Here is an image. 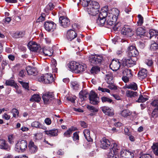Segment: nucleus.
Listing matches in <instances>:
<instances>
[{
    "instance_id": "e433bc0d",
    "label": "nucleus",
    "mask_w": 158,
    "mask_h": 158,
    "mask_svg": "<svg viewBox=\"0 0 158 158\" xmlns=\"http://www.w3.org/2000/svg\"><path fill=\"white\" fill-rule=\"evenodd\" d=\"M145 33V31L141 27H139L136 30V33L137 35L139 36L143 35Z\"/></svg>"
},
{
    "instance_id": "39448f33",
    "label": "nucleus",
    "mask_w": 158,
    "mask_h": 158,
    "mask_svg": "<svg viewBox=\"0 0 158 158\" xmlns=\"http://www.w3.org/2000/svg\"><path fill=\"white\" fill-rule=\"evenodd\" d=\"M89 98L90 102L93 105H97L99 102V98L98 94L94 91H91L89 95Z\"/></svg>"
},
{
    "instance_id": "f03ea898",
    "label": "nucleus",
    "mask_w": 158,
    "mask_h": 158,
    "mask_svg": "<svg viewBox=\"0 0 158 158\" xmlns=\"http://www.w3.org/2000/svg\"><path fill=\"white\" fill-rule=\"evenodd\" d=\"M100 6L98 3L95 1H91L86 8V10L89 14L94 16L98 14L99 11Z\"/></svg>"
},
{
    "instance_id": "e2e57ef3",
    "label": "nucleus",
    "mask_w": 158,
    "mask_h": 158,
    "mask_svg": "<svg viewBox=\"0 0 158 158\" xmlns=\"http://www.w3.org/2000/svg\"><path fill=\"white\" fill-rule=\"evenodd\" d=\"M73 140L75 141L77 140H78L79 139V136L78 135V132H76L73 134Z\"/></svg>"
},
{
    "instance_id": "a19ab883",
    "label": "nucleus",
    "mask_w": 158,
    "mask_h": 158,
    "mask_svg": "<svg viewBox=\"0 0 158 158\" xmlns=\"http://www.w3.org/2000/svg\"><path fill=\"white\" fill-rule=\"evenodd\" d=\"M123 76L131 77L132 74L131 73V70L130 69H125L123 71Z\"/></svg>"
},
{
    "instance_id": "7c9ffc66",
    "label": "nucleus",
    "mask_w": 158,
    "mask_h": 158,
    "mask_svg": "<svg viewBox=\"0 0 158 158\" xmlns=\"http://www.w3.org/2000/svg\"><path fill=\"white\" fill-rule=\"evenodd\" d=\"M110 14H113V13H108L107 11L106 10H102L101 12H100L98 17L101 18H105L106 19H107V17L108 16H109V15Z\"/></svg>"
},
{
    "instance_id": "7ed1b4c3",
    "label": "nucleus",
    "mask_w": 158,
    "mask_h": 158,
    "mask_svg": "<svg viewBox=\"0 0 158 158\" xmlns=\"http://www.w3.org/2000/svg\"><path fill=\"white\" fill-rule=\"evenodd\" d=\"M37 79L40 82L45 84L52 83L54 81L53 75L50 73L39 76Z\"/></svg>"
},
{
    "instance_id": "0eeeda50",
    "label": "nucleus",
    "mask_w": 158,
    "mask_h": 158,
    "mask_svg": "<svg viewBox=\"0 0 158 158\" xmlns=\"http://www.w3.org/2000/svg\"><path fill=\"white\" fill-rule=\"evenodd\" d=\"M44 26L45 29L49 32H53L56 29V24L52 21L45 22Z\"/></svg>"
},
{
    "instance_id": "69168bd1",
    "label": "nucleus",
    "mask_w": 158,
    "mask_h": 158,
    "mask_svg": "<svg viewBox=\"0 0 158 158\" xmlns=\"http://www.w3.org/2000/svg\"><path fill=\"white\" fill-rule=\"evenodd\" d=\"M76 98V97L75 96H70L68 97L67 98L68 101H70L72 103H74Z\"/></svg>"
},
{
    "instance_id": "4be33fe9",
    "label": "nucleus",
    "mask_w": 158,
    "mask_h": 158,
    "mask_svg": "<svg viewBox=\"0 0 158 158\" xmlns=\"http://www.w3.org/2000/svg\"><path fill=\"white\" fill-rule=\"evenodd\" d=\"M147 71L146 69H143L138 73V77L140 79H142L145 78L147 76Z\"/></svg>"
},
{
    "instance_id": "ddd939ff",
    "label": "nucleus",
    "mask_w": 158,
    "mask_h": 158,
    "mask_svg": "<svg viewBox=\"0 0 158 158\" xmlns=\"http://www.w3.org/2000/svg\"><path fill=\"white\" fill-rule=\"evenodd\" d=\"M77 34L74 30L70 29L67 31L66 38L69 41H72L77 37Z\"/></svg>"
},
{
    "instance_id": "338daca9",
    "label": "nucleus",
    "mask_w": 158,
    "mask_h": 158,
    "mask_svg": "<svg viewBox=\"0 0 158 158\" xmlns=\"http://www.w3.org/2000/svg\"><path fill=\"white\" fill-rule=\"evenodd\" d=\"M72 28L73 30L75 32L78 30L80 29V27L76 23H74L72 25Z\"/></svg>"
},
{
    "instance_id": "9b49d317",
    "label": "nucleus",
    "mask_w": 158,
    "mask_h": 158,
    "mask_svg": "<svg viewBox=\"0 0 158 158\" xmlns=\"http://www.w3.org/2000/svg\"><path fill=\"white\" fill-rule=\"evenodd\" d=\"M121 32L123 35L129 37H131L133 34V32L132 30L128 26L123 27L121 30Z\"/></svg>"
},
{
    "instance_id": "c03bdc74",
    "label": "nucleus",
    "mask_w": 158,
    "mask_h": 158,
    "mask_svg": "<svg viewBox=\"0 0 158 158\" xmlns=\"http://www.w3.org/2000/svg\"><path fill=\"white\" fill-rule=\"evenodd\" d=\"M90 1V0H80L81 4L83 7H87V8H88L89 2Z\"/></svg>"
},
{
    "instance_id": "9d476101",
    "label": "nucleus",
    "mask_w": 158,
    "mask_h": 158,
    "mask_svg": "<svg viewBox=\"0 0 158 158\" xmlns=\"http://www.w3.org/2000/svg\"><path fill=\"white\" fill-rule=\"evenodd\" d=\"M121 158H133L134 155L133 152L123 150L120 152Z\"/></svg>"
},
{
    "instance_id": "423d86ee",
    "label": "nucleus",
    "mask_w": 158,
    "mask_h": 158,
    "mask_svg": "<svg viewBox=\"0 0 158 158\" xmlns=\"http://www.w3.org/2000/svg\"><path fill=\"white\" fill-rule=\"evenodd\" d=\"M103 59V58L102 56L95 55L91 56L90 57L89 60L91 64L93 65L101 64Z\"/></svg>"
},
{
    "instance_id": "0e129e2a",
    "label": "nucleus",
    "mask_w": 158,
    "mask_h": 158,
    "mask_svg": "<svg viewBox=\"0 0 158 158\" xmlns=\"http://www.w3.org/2000/svg\"><path fill=\"white\" fill-rule=\"evenodd\" d=\"M145 63L149 66L152 67L153 65V62L152 60L147 59L145 60Z\"/></svg>"
},
{
    "instance_id": "f8f14e48",
    "label": "nucleus",
    "mask_w": 158,
    "mask_h": 158,
    "mask_svg": "<svg viewBox=\"0 0 158 158\" xmlns=\"http://www.w3.org/2000/svg\"><path fill=\"white\" fill-rule=\"evenodd\" d=\"M128 55L130 56L136 57L138 55L139 52L135 46H130L128 48Z\"/></svg>"
},
{
    "instance_id": "1a4fd4ad",
    "label": "nucleus",
    "mask_w": 158,
    "mask_h": 158,
    "mask_svg": "<svg viewBox=\"0 0 158 158\" xmlns=\"http://www.w3.org/2000/svg\"><path fill=\"white\" fill-rule=\"evenodd\" d=\"M59 23L60 25L64 28L68 27L70 24L69 19L67 17L64 16L60 17Z\"/></svg>"
},
{
    "instance_id": "864d4df0",
    "label": "nucleus",
    "mask_w": 158,
    "mask_h": 158,
    "mask_svg": "<svg viewBox=\"0 0 158 158\" xmlns=\"http://www.w3.org/2000/svg\"><path fill=\"white\" fill-rule=\"evenodd\" d=\"M117 154H115L111 151H110L107 155V158H117Z\"/></svg>"
},
{
    "instance_id": "ea45409f",
    "label": "nucleus",
    "mask_w": 158,
    "mask_h": 158,
    "mask_svg": "<svg viewBox=\"0 0 158 158\" xmlns=\"http://www.w3.org/2000/svg\"><path fill=\"white\" fill-rule=\"evenodd\" d=\"M154 153L158 156V143H154L152 147Z\"/></svg>"
},
{
    "instance_id": "c756f323",
    "label": "nucleus",
    "mask_w": 158,
    "mask_h": 158,
    "mask_svg": "<svg viewBox=\"0 0 158 158\" xmlns=\"http://www.w3.org/2000/svg\"><path fill=\"white\" fill-rule=\"evenodd\" d=\"M106 21V19L105 18H101L98 17V18L97 19L96 23L99 26H102L104 25L106 23L105 21Z\"/></svg>"
},
{
    "instance_id": "774afa93",
    "label": "nucleus",
    "mask_w": 158,
    "mask_h": 158,
    "mask_svg": "<svg viewBox=\"0 0 158 158\" xmlns=\"http://www.w3.org/2000/svg\"><path fill=\"white\" fill-rule=\"evenodd\" d=\"M139 158H152V157L150 155L148 154H142L141 155Z\"/></svg>"
},
{
    "instance_id": "4c0bfd02",
    "label": "nucleus",
    "mask_w": 158,
    "mask_h": 158,
    "mask_svg": "<svg viewBox=\"0 0 158 158\" xmlns=\"http://www.w3.org/2000/svg\"><path fill=\"white\" fill-rule=\"evenodd\" d=\"M41 98L40 95L38 94L33 95L30 99V100L32 102H38L40 101Z\"/></svg>"
},
{
    "instance_id": "393cba45",
    "label": "nucleus",
    "mask_w": 158,
    "mask_h": 158,
    "mask_svg": "<svg viewBox=\"0 0 158 158\" xmlns=\"http://www.w3.org/2000/svg\"><path fill=\"white\" fill-rule=\"evenodd\" d=\"M84 136L88 142H91L93 140L90 136V131L88 129L85 130L83 131Z\"/></svg>"
},
{
    "instance_id": "49530a36",
    "label": "nucleus",
    "mask_w": 158,
    "mask_h": 158,
    "mask_svg": "<svg viewBox=\"0 0 158 158\" xmlns=\"http://www.w3.org/2000/svg\"><path fill=\"white\" fill-rule=\"evenodd\" d=\"M131 114L128 110H125L122 111L121 113V115L123 117H126L130 115Z\"/></svg>"
},
{
    "instance_id": "2f4dec72",
    "label": "nucleus",
    "mask_w": 158,
    "mask_h": 158,
    "mask_svg": "<svg viewBox=\"0 0 158 158\" xmlns=\"http://www.w3.org/2000/svg\"><path fill=\"white\" fill-rule=\"evenodd\" d=\"M31 126L37 128H43V126L41 123L38 121H35L31 123Z\"/></svg>"
},
{
    "instance_id": "aec40b11",
    "label": "nucleus",
    "mask_w": 158,
    "mask_h": 158,
    "mask_svg": "<svg viewBox=\"0 0 158 158\" xmlns=\"http://www.w3.org/2000/svg\"><path fill=\"white\" fill-rule=\"evenodd\" d=\"M120 146L116 143H112L110 146V150L115 154H118V152L120 150Z\"/></svg>"
},
{
    "instance_id": "6ab92c4d",
    "label": "nucleus",
    "mask_w": 158,
    "mask_h": 158,
    "mask_svg": "<svg viewBox=\"0 0 158 158\" xmlns=\"http://www.w3.org/2000/svg\"><path fill=\"white\" fill-rule=\"evenodd\" d=\"M0 148L8 151L10 149V146L8 145L6 141L3 139L0 140Z\"/></svg>"
},
{
    "instance_id": "4d7b16f0",
    "label": "nucleus",
    "mask_w": 158,
    "mask_h": 158,
    "mask_svg": "<svg viewBox=\"0 0 158 158\" xmlns=\"http://www.w3.org/2000/svg\"><path fill=\"white\" fill-rule=\"evenodd\" d=\"M139 20L137 22L138 25L141 26L143 23V18L140 15H139L138 16Z\"/></svg>"
},
{
    "instance_id": "5fc2aeb1",
    "label": "nucleus",
    "mask_w": 158,
    "mask_h": 158,
    "mask_svg": "<svg viewBox=\"0 0 158 158\" xmlns=\"http://www.w3.org/2000/svg\"><path fill=\"white\" fill-rule=\"evenodd\" d=\"M151 105L155 107V108H158V99H155L151 103Z\"/></svg>"
},
{
    "instance_id": "bf43d9fd",
    "label": "nucleus",
    "mask_w": 158,
    "mask_h": 158,
    "mask_svg": "<svg viewBox=\"0 0 158 158\" xmlns=\"http://www.w3.org/2000/svg\"><path fill=\"white\" fill-rule=\"evenodd\" d=\"M11 113L13 114V117L15 118L16 115L18 116L19 112L17 109L15 108H13L12 110Z\"/></svg>"
},
{
    "instance_id": "603ef678",
    "label": "nucleus",
    "mask_w": 158,
    "mask_h": 158,
    "mask_svg": "<svg viewBox=\"0 0 158 158\" xmlns=\"http://www.w3.org/2000/svg\"><path fill=\"white\" fill-rule=\"evenodd\" d=\"M19 82L20 84L22 85L23 88L25 89L28 90H29V86L28 83L25 82L23 81H19Z\"/></svg>"
},
{
    "instance_id": "680f3d73",
    "label": "nucleus",
    "mask_w": 158,
    "mask_h": 158,
    "mask_svg": "<svg viewBox=\"0 0 158 158\" xmlns=\"http://www.w3.org/2000/svg\"><path fill=\"white\" fill-rule=\"evenodd\" d=\"M98 89L99 91H100L103 93L106 92L108 93H110V91L109 89L106 88H102L101 87H98Z\"/></svg>"
},
{
    "instance_id": "6e6d98bb",
    "label": "nucleus",
    "mask_w": 158,
    "mask_h": 158,
    "mask_svg": "<svg viewBox=\"0 0 158 158\" xmlns=\"http://www.w3.org/2000/svg\"><path fill=\"white\" fill-rule=\"evenodd\" d=\"M87 109L91 112H97L98 111V110L97 109L92 106L87 105Z\"/></svg>"
},
{
    "instance_id": "dca6fc26",
    "label": "nucleus",
    "mask_w": 158,
    "mask_h": 158,
    "mask_svg": "<svg viewBox=\"0 0 158 158\" xmlns=\"http://www.w3.org/2000/svg\"><path fill=\"white\" fill-rule=\"evenodd\" d=\"M122 61L123 62L124 66H127L131 67L136 64V61L133 60L132 58L127 59L124 58L123 59Z\"/></svg>"
},
{
    "instance_id": "f704fd0d",
    "label": "nucleus",
    "mask_w": 158,
    "mask_h": 158,
    "mask_svg": "<svg viewBox=\"0 0 158 158\" xmlns=\"http://www.w3.org/2000/svg\"><path fill=\"white\" fill-rule=\"evenodd\" d=\"M77 66L76 70V71L78 73L82 72L85 70L86 68L85 65H82L77 63Z\"/></svg>"
},
{
    "instance_id": "72a5a7b5",
    "label": "nucleus",
    "mask_w": 158,
    "mask_h": 158,
    "mask_svg": "<svg viewBox=\"0 0 158 158\" xmlns=\"http://www.w3.org/2000/svg\"><path fill=\"white\" fill-rule=\"evenodd\" d=\"M101 100L103 103H113V100L110 98L106 96H103L101 98Z\"/></svg>"
},
{
    "instance_id": "3c124183",
    "label": "nucleus",
    "mask_w": 158,
    "mask_h": 158,
    "mask_svg": "<svg viewBox=\"0 0 158 158\" xmlns=\"http://www.w3.org/2000/svg\"><path fill=\"white\" fill-rule=\"evenodd\" d=\"M121 23H118L116 24H114L113 27V29L115 31L119 30L121 29L120 27Z\"/></svg>"
},
{
    "instance_id": "b1692460",
    "label": "nucleus",
    "mask_w": 158,
    "mask_h": 158,
    "mask_svg": "<svg viewBox=\"0 0 158 158\" xmlns=\"http://www.w3.org/2000/svg\"><path fill=\"white\" fill-rule=\"evenodd\" d=\"M30 151L33 153L36 152L38 150L37 147L34 144V142L30 141L29 144Z\"/></svg>"
},
{
    "instance_id": "4468645a",
    "label": "nucleus",
    "mask_w": 158,
    "mask_h": 158,
    "mask_svg": "<svg viewBox=\"0 0 158 158\" xmlns=\"http://www.w3.org/2000/svg\"><path fill=\"white\" fill-rule=\"evenodd\" d=\"M100 148L104 149H108L110 145V142L105 138H103L100 140Z\"/></svg>"
},
{
    "instance_id": "a18cd8bd",
    "label": "nucleus",
    "mask_w": 158,
    "mask_h": 158,
    "mask_svg": "<svg viewBox=\"0 0 158 158\" xmlns=\"http://www.w3.org/2000/svg\"><path fill=\"white\" fill-rule=\"evenodd\" d=\"M72 88L76 90H78L79 88V85L78 82L76 81H72L71 83Z\"/></svg>"
},
{
    "instance_id": "5701e85b",
    "label": "nucleus",
    "mask_w": 158,
    "mask_h": 158,
    "mask_svg": "<svg viewBox=\"0 0 158 158\" xmlns=\"http://www.w3.org/2000/svg\"><path fill=\"white\" fill-rule=\"evenodd\" d=\"M45 133L51 136H55L58 135V131L57 129H53L52 130H46L44 131Z\"/></svg>"
},
{
    "instance_id": "f3484780",
    "label": "nucleus",
    "mask_w": 158,
    "mask_h": 158,
    "mask_svg": "<svg viewBox=\"0 0 158 158\" xmlns=\"http://www.w3.org/2000/svg\"><path fill=\"white\" fill-rule=\"evenodd\" d=\"M27 46L31 51H37L39 49H41L40 47L36 44L33 42H30L27 44Z\"/></svg>"
},
{
    "instance_id": "13d9d810",
    "label": "nucleus",
    "mask_w": 158,
    "mask_h": 158,
    "mask_svg": "<svg viewBox=\"0 0 158 158\" xmlns=\"http://www.w3.org/2000/svg\"><path fill=\"white\" fill-rule=\"evenodd\" d=\"M45 15L44 13H42L41 16L37 20V22H42L45 20Z\"/></svg>"
},
{
    "instance_id": "f257e3e1",
    "label": "nucleus",
    "mask_w": 158,
    "mask_h": 158,
    "mask_svg": "<svg viewBox=\"0 0 158 158\" xmlns=\"http://www.w3.org/2000/svg\"><path fill=\"white\" fill-rule=\"evenodd\" d=\"M111 11L113 14L109 15V16L107 17L106 21L105 24V27L108 28H113L119 13V10L115 8H113Z\"/></svg>"
},
{
    "instance_id": "473e14b6",
    "label": "nucleus",
    "mask_w": 158,
    "mask_h": 158,
    "mask_svg": "<svg viewBox=\"0 0 158 158\" xmlns=\"http://www.w3.org/2000/svg\"><path fill=\"white\" fill-rule=\"evenodd\" d=\"M126 95L128 97L134 98L137 96V93L131 90H128L126 92Z\"/></svg>"
},
{
    "instance_id": "c9c22d12",
    "label": "nucleus",
    "mask_w": 158,
    "mask_h": 158,
    "mask_svg": "<svg viewBox=\"0 0 158 158\" xmlns=\"http://www.w3.org/2000/svg\"><path fill=\"white\" fill-rule=\"evenodd\" d=\"M126 86L127 89H131L134 90L137 89V85L134 82H132L130 84L127 85Z\"/></svg>"
},
{
    "instance_id": "37998d69",
    "label": "nucleus",
    "mask_w": 158,
    "mask_h": 158,
    "mask_svg": "<svg viewBox=\"0 0 158 158\" xmlns=\"http://www.w3.org/2000/svg\"><path fill=\"white\" fill-rule=\"evenodd\" d=\"M43 135L42 133H37L34 134L33 139L35 141H36L41 139Z\"/></svg>"
},
{
    "instance_id": "bb28decb",
    "label": "nucleus",
    "mask_w": 158,
    "mask_h": 158,
    "mask_svg": "<svg viewBox=\"0 0 158 158\" xmlns=\"http://www.w3.org/2000/svg\"><path fill=\"white\" fill-rule=\"evenodd\" d=\"M26 70L29 75H35L36 74L37 70L35 68L28 66L26 68Z\"/></svg>"
},
{
    "instance_id": "2eb2a0df",
    "label": "nucleus",
    "mask_w": 158,
    "mask_h": 158,
    "mask_svg": "<svg viewBox=\"0 0 158 158\" xmlns=\"http://www.w3.org/2000/svg\"><path fill=\"white\" fill-rule=\"evenodd\" d=\"M100 109L106 115L110 116H112L114 115V113L113 110L110 109L108 106H102L101 107Z\"/></svg>"
},
{
    "instance_id": "412c9836",
    "label": "nucleus",
    "mask_w": 158,
    "mask_h": 158,
    "mask_svg": "<svg viewBox=\"0 0 158 158\" xmlns=\"http://www.w3.org/2000/svg\"><path fill=\"white\" fill-rule=\"evenodd\" d=\"M40 52L41 53H43L46 56H51L53 53V51L51 49H47L45 48H43L40 49Z\"/></svg>"
},
{
    "instance_id": "cd10ccee",
    "label": "nucleus",
    "mask_w": 158,
    "mask_h": 158,
    "mask_svg": "<svg viewBox=\"0 0 158 158\" xmlns=\"http://www.w3.org/2000/svg\"><path fill=\"white\" fill-rule=\"evenodd\" d=\"M106 80L108 84L114 83V81L113 74L111 73H109L106 75Z\"/></svg>"
},
{
    "instance_id": "a211bd4d",
    "label": "nucleus",
    "mask_w": 158,
    "mask_h": 158,
    "mask_svg": "<svg viewBox=\"0 0 158 158\" xmlns=\"http://www.w3.org/2000/svg\"><path fill=\"white\" fill-rule=\"evenodd\" d=\"M113 68V70H117L120 68V63L118 60H113L111 63L110 65Z\"/></svg>"
},
{
    "instance_id": "052dcab7",
    "label": "nucleus",
    "mask_w": 158,
    "mask_h": 158,
    "mask_svg": "<svg viewBox=\"0 0 158 158\" xmlns=\"http://www.w3.org/2000/svg\"><path fill=\"white\" fill-rule=\"evenodd\" d=\"M5 84L7 85L13 86L15 84L13 80H8L6 81Z\"/></svg>"
},
{
    "instance_id": "58836bf2",
    "label": "nucleus",
    "mask_w": 158,
    "mask_h": 158,
    "mask_svg": "<svg viewBox=\"0 0 158 158\" xmlns=\"http://www.w3.org/2000/svg\"><path fill=\"white\" fill-rule=\"evenodd\" d=\"M73 128H70L67 130L63 134L64 136L66 137H69L71 136V135L74 131Z\"/></svg>"
},
{
    "instance_id": "c85d7f7f",
    "label": "nucleus",
    "mask_w": 158,
    "mask_h": 158,
    "mask_svg": "<svg viewBox=\"0 0 158 158\" xmlns=\"http://www.w3.org/2000/svg\"><path fill=\"white\" fill-rule=\"evenodd\" d=\"M89 95L87 91L81 90L79 93V97L82 101H83L85 100Z\"/></svg>"
},
{
    "instance_id": "79ce46f5",
    "label": "nucleus",
    "mask_w": 158,
    "mask_h": 158,
    "mask_svg": "<svg viewBox=\"0 0 158 158\" xmlns=\"http://www.w3.org/2000/svg\"><path fill=\"white\" fill-rule=\"evenodd\" d=\"M100 71V68L99 67L97 66H94L92 67L90 70V72L91 73H97Z\"/></svg>"
},
{
    "instance_id": "20e7f679",
    "label": "nucleus",
    "mask_w": 158,
    "mask_h": 158,
    "mask_svg": "<svg viewBox=\"0 0 158 158\" xmlns=\"http://www.w3.org/2000/svg\"><path fill=\"white\" fill-rule=\"evenodd\" d=\"M42 98L45 104H48L55 100L54 95L53 92H47L43 94Z\"/></svg>"
},
{
    "instance_id": "09e8293b",
    "label": "nucleus",
    "mask_w": 158,
    "mask_h": 158,
    "mask_svg": "<svg viewBox=\"0 0 158 158\" xmlns=\"http://www.w3.org/2000/svg\"><path fill=\"white\" fill-rule=\"evenodd\" d=\"M148 99L147 98L143 97L142 95H140L136 102H143L147 101Z\"/></svg>"
},
{
    "instance_id": "a878e982",
    "label": "nucleus",
    "mask_w": 158,
    "mask_h": 158,
    "mask_svg": "<svg viewBox=\"0 0 158 158\" xmlns=\"http://www.w3.org/2000/svg\"><path fill=\"white\" fill-rule=\"evenodd\" d=\"M77 63L72 61L68 64V68L71 71H76Z\"/></svg>"
},
{
    "instance_id": "8fccbe9b",
    "label": "nucleus",
    "mask_w": 158,
    "mask_h": 158,
    "mask_svg": "<svg viewBox=\"0 0 158 158\" xmlns=\"http://www.w3.org/2000/svg\"><path fill=\"white\" fill-rule=\"evenodd\" d=\"M152 116L156 118L158 117V108H155L152 113Z\"/></svg>"
},
{
    "instance_id": "de8ad7c7",
    "label": "nucleus",
    "mask_w": 158,
    "mask_h": 158,
    "mask_svg": "<svg viewBox=\"0 0 158 158\" xmlns=\"http://www.w3.org/2000/svg\"><path fill=\"white\" fill-rule=\"evenodd\" d=\"M150 49L152 51L156 50L158 49V44L155 42L152 44L150 46Z\"/></svg>"
},
{
    "instance_id": "6e6552de",
    "label": "nucleus",
    "mask_w": 158,
    "mask_h": 158,
    "mask_svg": "<svg viewBox=\"0 0 158 158\" xmlns=\"http://www.w3.org/2000/svg\"><path fill=\"white\" fill-rule=\"evenodd\" d=\"M27 144L26 140H22L18 141L15 145V147L16 149H20L21 151L23 152L27 149Z\"/></svg>"
}]
</instances>
